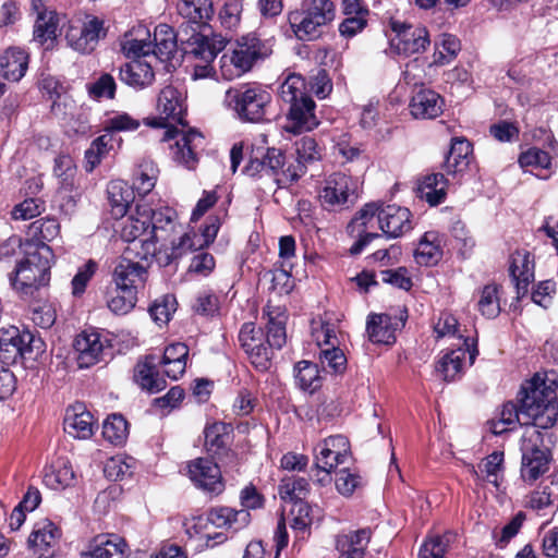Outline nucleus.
Instances as JSON below:
<instances>
[{"label":"nucleus","instance_id":"27","mask_svg":"<svg viewBox=\"0 0 558 558\" xmlns=\"http://www.w3.org/2000/svg\"><path fill=\"white\" fill-rule=\"evenodd\" d=\"M444 100L432 89H420L410 101V112L415 119H435L442 112Z\"/></svg>","mask_w":558,"mask_h":558},{"label":"nucleus","instance_id":"64","mask_svg":"<svg viewBox=\"0 0 558 558\" xmlns=\"http://www.w3.org/2000/svg\"><path fill=\"white\" fill-rule=\"evenodd\" d=\"M44 203L36 198H27L17 204L12 210V217L15 220H28L41 214Z\"/></svg>","mask_w":558,"mask_h":558},{"label":"nucleus","instance_id":"9","mask_svg":"<svg viewBox=\"0 0 558 558\" xmlns=\"http://www.w3.org/2000/svg\"><path fill=\"white\" fill-rule=\"evenodd\" d=\"M381 204L367 203L352 218L347 227L349 235L355 239L349 252L357 255L375 239L381 235L376 231L379 229V211Z\"/></svg>","mask_w":558,"mask_h":558},{"label":"nucleus","instance_id":"28","mask_svg":"<svg viewBox=\"0 0 558 558\" xmlns=\"http://www.w3.org/2000/svg\"><path fill=\"white\" fill-rule=\"evenodd\" d=\"M150 32L144 25H138L126 33L121 40V50L128 58L140 60L153 51Z\"/></svg>","mask_w":558,"mask_h":558},{"label":"nucleus","instance_id":"37","mask_svg":"<svg viewBox=\"0 0 558 558\" xmlns=\"http://www.w3.org/2000/svg\"><path fill=\"white\" fill-rule=\"evenodd\" d=\"M472 154L471 143L463 137L451 140L450 149L446 156L444 168L447 173H458L464 171L470 163Z\"/></svg>","mask_w":558,"mask_h":558},{"label":"nucleus","instance_id":"54","mask_svg":"<svg viewBox=\"0 0 558 558\" xmlns=\"http://www.w3.org/2000/svg\"><path fill=\"white\" fill-rule=\"evenodd\" d=\"M265 167V174L274 177L277 183L278 178H284L282 167L284 165V155L281 149L268 147L265 154L262 155Z\"/></svg>","mask_w":558,"mask_h":558},{"label":"nucleus","instance_id":"38","mask_svg":"<svg viewBox=\"0 0 558 558\" xmlns=\"http://www.w3.org/2000/svg\"><path fill=\"white\" fill-rule=\"evenodd\" d=\"M74 480L75 475L72 465L64 458H58L44 474V484L53 490L71 486Z\"/></svg>","mask_w":558,"mask_h":558},{"label":"nucleus","instance_id":"7","mask_svg":"<svg viewBox=\"0 0 558 558\" xmlns=\"http://www.w3.org/2000/svg\"><path fill=\"white\" fill-rule=\"evenodd\" d=\"M521 476L534 482L549 469L550 451L544 445V435L536 427L525 428L521 439Z\"/></svg>","mask_w":558,"mask_h":558},{"label":"nucleus","instance_id":"40","mask_svg":"<svg viewBox=\"0 0 558 558\" xmlns=\"http://www.w3.org/2000/svg\"><path fill=\"white\" fill-rule=\"evenodd\" d=\"M155 356H148L143 364H138L135 369V380L142 389L149 393H157L166 388V380L159 376L154 363Z\"/></svg>","mask_w":558,"mask_h":558},{"label":"nucleus","instance_id":"23","mask_svg":"<svg viewBox=\"0 0 558 558\" xmlns=\"http://www.w3.org/2000/svg\"><path fill=\"white\" fill-rule=\"evenodd\" d=\"M61 537V531L51 521L45 520L36 523L31 533L27 545L34 550V554L41 557H50V549Z\"/></svg>","mask_w":558,"mask_h":558},{"label":"nucleus","instance_id":"4","mask_svg":"<svg viewBox=\"0 0 558 558\" xmlns=\"http://www.w3.org/2000/svg\"><path fill=\"white\" fill-rule=\"evenodd\" d=\"M52 250L47 244L36 245L34 252L27 251L26 257L15 268L11 277L14 289L24 295H33L35 291L50 281Z\"/></svg>","mask_w":558,"mask_h":558},{"label":"nucleus","instance_id":"29","mask_svg":"<svg viewBox=\"0 0 558 558\" xmlns=\"http://www.w3.org/2000/svg\"><path fill=\"white\" fill-rule=\"evenodd\" d=\"M469 351L471 363L477 354V350L469 349V338L463 339L461 347L447 352L437 363V372H439L446 381L454 380L462 371L465 353Z\"/></svg>","mask_w":558,"mask_h":558},{"label":"nucleus","instance_id":"14","mask_svg":"<svg viewBox=\"0 0 558 558\" xmlns=\"http://www.w3.org/2000/svg\"><path fill=\"white\" fill-rule=\"evenodd\" d=\"M149 218V236L143 240L144 255H154L156 253V244L159 240H167L166 236L158 235V232L181 233L182 226L177 222V213L170 207H161L153 209L148 206Z\"/></svg>","mask_w":558,"mask_h":558},{"label":"nucleus","instance_id":"21","mask_svg":"<svg viewBox=\"0 0 558 558\" xmlns=\"http://www.w3.org/2000/svg\"><path fill=\"white\" fill-rule=\"evenodd\" d=\"M33 8L37 12L34 25V40L40 45L49 43L47 48L53 44L58 36L59 14L56 11L47 10L43 0H34Z\"/></svg>","mask_w":558,"mask_h":558},{"label":"nucleus","instance_id":"42","mask_svg":"<svg viewBox=\"0 0 558 558\" xmlns=\"http://www.w3.org/2000/svg\"><path fill=\"white\" fill-rule=\"evenodd\" d=\"M231 425L216 422L204 430L205 447L213 456H221L230 441Z\"/></svg>","mask_w":558,"mask_h":558},{"label":"nucleus","instance_id":"49","mask_svg":"<svg viewBox=\"0 0 558 558\" xmlns=\"http://www.w3.org/2000/svg\"><path fill=\"white\" fill-rule=\"evenodd\" d=\"M310 484L306 478L299 476H290L282 480L279 486V494L282 499L295 500L303 502V498L308 493Z\"/></svg>","mask_w":558,"mask_h":558},{"label":"nucleus","instance_id":"2","mask_svg":"<svg viewBox=\"0 0 558 558\" xmlns=\"http://www.w3.org/2000/svg\"><path fill=\"white\" fill-rule=\"evenodd\" d=\"M156 109L158 116L145 119V124L167 129L162 141L175 140L170 145L172 159L186 169H194L198 161L195 149L203 143V135L194 129L184 132L173 126L174 123L184 125L185 107L181 92L171 85L163 87L158 95Z\"/></svg>","mask_w":558,"mask_h":558},{"label":"nucleus","instance_id":"55","mask_svg":"<svg viewBox=\"0 0 558 558\" xmlns=\"http://www.w3.org/2000/svg\"><path fill=\"white\" fill-rule=\"evenodd\" d=\"M450 538L449 534L428 537L421 546L418 558H444Z\"/></svg>","mask_w":558,"mask_h":558},{"label":"nucleus","instance_id":"22","mask_svg":"<svg viewBox=\"0 0 558 558\" xmlns=\"http://www.w3.org/2000/svg\"><path fill=\"white\" fill-rule=\"evenodd\" d=\"M182 28L189 31V25L181 24L179 31L175 33L174 29L168 24H159L155 27L153 38V51L161 61L170 60L178 47H181V33Z\"/></svg>","mask_w":558,"mask_h":558},{"label":"nucleus","instance_id":"50","mask_svg":"<svg viewBox=\"0 0 558 558\" xmlns=\"http://www.w3.org/2000/svg\"><path fill=\"white\" fill-rule=\"evenodd\" d=\"M19 328L9 326L0 328V357L5 362H16L21 349H16Z\"/></svg>","mask_w":558,"mask_h":558},{"label":"nucleus","instance_id":"18","mask_svg":"<svg viewBox=\"0 0 558 558\" xmlns=\"http://www.w3.org/2000/svg\"><path fill=\"white\" fill-rule=\"evenodd\" d=\"M411 216V211L405 207L381 204L379 229L387 238H399L412 229Z\"/></svg>","mask_w":558,"mask_h":558},{"label":"nucleus","instance_id":"24","mask_svg":"<svg viewBox=\"0 0 558 558\" xmlns=\"http://www.w3.org/2000/svg\"><path fill=\"white\" fill-rule=\"evenodd\" d=\"M371 536L372 531L367 527L339 534L336 539L338 558H364Z\"/></svg>","mask_w":558,"mask_h":558},{"label":"nucleus","instance_id":"16","mask_svg":"<svg viewBox=\"0 0 558 558\" xmlns=\"http://www.w3.org/2000/svg\"><path fill=\"white\" fill-rule=\"evenodd\" d=\"M80 368H88L102 360L108 340L96 330H83L74 340Z\"/></svg>","mask_w":558,"mask_h":558},{"label":"nucleus","instance_id":"12","mask_svg":"<svg viewBox=\"0 0 558 558\" xmlns=\"http://www.w3.org/2000/svg\"><path fill=\"white\" fill-rule=\"evenodd\" d=\"M106 35L105 21L95 15H87L82 25L69 26L65 39L68 45L75 51L90 53Z\"/></svg>","mask_w":558,"mask_h":558},{"label":"nucleus","instance_id":"13","mask_svg":"<svg viewBox=\"0 0 558 558\" xmlns=\"http://www.w3.org/2000/svg\"><path fill=\"white\" fill-rule=\"evenodd\" d=\"M239 341L255 368L262 372L267 371L270 365L271 350L267 347L262 328L253 323H245L239 332Z\"/></svg>","mask_w":558,"mask_h":558},{"label":"nucleus","instance_id":"53","mask_svg":"<svg viewBox=\"0 0 558 558\" xmlns=\"http://www.w3.org/2000/svg\"><path fill=\"white\" fill-rule=\"evenodd\" d=\"M175 310V298L173 295H165L154 302L149 308V314L154 322L161 326L170 320Z\"/></svg>","mask_w":558,"mask_h":558},{"label":"nucleus","instance_id":"61","mask_svg":"<svg viewBox=\"0 0 558 558\" xmlns=\"http://www.w3.org/2000/svg\"><path fill=\"white\" fill-rule=\"evenodd\" d=\"M336 487L337 490L343 496H350L353 492L363 484L362 477L350 472L347 468L339 470L336 473Z\"/></svg>","mask_w":558,"mask_h":558},{"label":"nucleus","instance_id":"15","mask_svg":"<svg viewBox=\"0 0 558 558\" xmlns=\"http://www.w3.org/2000/svg\"><path fill=\"white\" fill-rule=\"evenodd\" d=\"M187 474L194 485L206 493L219 495L225 489L220 469L209 458H197L190 461Z\"/></svg>","mask_w":558,"mask_h":558},{"label":"nucleus","instance_id":"57","mask_svg":"<svg viewBox=\"0 0 558 558\" xmlns=\"http://www.w3.org/2000/svg\"><path fill=\"white\" fill-rule=\"evenodd\" d=\"M319 360L325 369H329L335 374L342 373L347 366V357L337 347L322 349Z\"/></svg>","mask_w":558,"mask_h":558},{"label":"nucleus","instance_id":"58","mask_svg":"<svg viewBox=\"0 0 558 558\" xmlns=\"http://www.w3.org/2000/svg\"><path fill=\"white\" fill-rule=\"evenodd\" d=\"M267 347L272 351L280 350L287 341L286 327L282 320L269 317L267 324V333L265 336Z\"/></svg>","mask_w":558,"mask_h":558},{"label":"nucleus","instance_id":"48","mask_svg":"<svg viewBox=\"0 0 558 558\" xmlns=\"http://www.w3.org/2000/svg\"><path fill=\"white\" fill-rule=\"evenodd\" d=\"M137 293L132 289H118L116 286L114 291L110 293L107 301L108 307L116 314H126L136 304Z\"/></svg>","mask_w":558,"mask_h":558},{"label":"nucleus","instance_id":"33","mask_svg":"<svg viewBox=\"0 0 558 558\" xmlns=\"http://www.w3.org/2000/svg\"><path fill=\"white\" fill-rule=\"evenodd\" d=\"M510 276L515 282L518 293L527 291L530 281L534 278V259L527 251H517L511 256Z\"/></svg>","mask_w":558,"mask_h":558},{"label":"nucleus","instance_id":"59","mask_svg":"<svg viewBox=\"0 0 558 558\" xmlns=\"http://www.w3.org/2000/svg\"><path fill=\"white\" fill-rule=\"evenodd\" d=\"M58 232L59 225L54 219H39L29 226V233L38 240L37 245L46 244L45 241H50Z\"/></svg>","mask_w":558,"mask_h":558},{"label":"nucleus","instance_id":"25","mask_svg":"<svg viewBox=\"0 0 558 558\" xmlns=\"http://www.w3.org/2000/svg\"><path fill=\"white\" fill-rule=\"evenodd\" d=\"M148 216V205L137 204L135 213L131 214L122 222L121 238L125 242L140 241L143 246V240L149 236L150 226Z\"/></svg>","mask_w":558,"mask_h":558},{"label":"nucleus","instance_id":"10","mask_svg":"<svg viewBox=\"0 0 558 558\" xmlns=\"http://www.w3.org/2000/svg\"><path fill=\"white\" fill-rule=\"evenodd\" d=\"M355 185L351 177L336 172L328 177L319 192L322 206L328 210L349 208L355 202Z\"/></svg>","mask_w":558,"mask_h":558},{"label":"nucleus","instance_id":"51","mask_svg":"<svg viewBox=\"0 0 558 558\" xmlns=\"http://www.w3.org/2000/svg\"><path fill=\"white\" fill-rule=\"evenodd\" d=\"M305 87V81L301 75L290 74L281 84L279 95L284 102L290 105L307 96Z\"/></svg>","mask_w":558,"mask_h":558},{"label":"nucleus","instance_id":"52","mask_svg":"<svg viewBox=\"0 0 558 558\" xmlns=\"http://www.w3.org/2000/svg\"><path fill=\"white\" fill-rule=\"evenodd\" d=\"M322 454H333V461L340 460L343 464L349 459L350 444L347 437L335 435L324 439L322 442Z\"/></svg>","mask_w":558,"mask_h":558},{"label":"nucleus","instance_id":"43","mask_svg":"<svg viewBox=\"0 0 558 558\" xmlns=\"http://www.w3.org/2000/svg\"><path fill=\"white\" fill-rule=\"evenodd\" d=\"M441 255L442 251L437 242V234L426 232L414 253L416 263L423 266H433L440 260Z\"/></svg>","mask_w":558,"mask_h":558},{"label":"nucleus","instance_id":"47","mask_svg":"<svg viewBox=\"0 0 558 558\" xmlns=\"http://www.w3.org/2000/svg\"><path fill=\"white\" fill-rule=\"evenodd\" d=\"M128 433V422L121 414H111L104 422L102 435L111 444H122L126 439Z\"/></svg>","mask_w":558,"mask_h":558},{"label":"nucleus","instance_id":"34","mask_svg":"<svg viewBox=\"0 0 558 558\" xmlns=\"http://www.w3.org/2000/svg\"><path fill=\"white\" fill-rule=\"evenodd\" d=\"M108 201L112 217L123 218L134 202V190L122 180H113L107 186Z\"/></svg>","mask_w":558,"mask_h":558},{"label":"nucleus","instance_id":"11","mask_svg":"<svg viewBox=\"0 0 558 558\" xmlns=\"http://www.w3.org/2000/svg\"><path fill=\"white\" fill-rule=\"evenodd\" d=\"M392 32L396 34L391 39V47L398 54L412 56L423 53L430 45L429 33L424 26H414L401 21L390 22Z\"/></svg>","mask_w":558,"mask_h":558},{"label":"nucleus","instance_id":"26","mask_svg":"<svg viewBox=\"0 0 558 558\" xmlns=\"http://www.w3.org/2000/svg\"><path fill=\"white\" fill-rule=\"evenodd\" d=\"M314 110L315 102L308 95L290 104L289 119L291 126H289L288 130L294 133H301L316 128L318 120Z\"/></svg>","mask_w":558,"mask_h":558},{"label":"nucleus","instance_id":"31","mask_svg":"<svg viewBox=\"0 0 558 558\" xmlns=\"http://www.w3.org/2000/svg\"><path fill=\"white\" fill-rule=\"evenodd\" d=\"M126 543L116 534L98 535L92 544L90 550L84 558H126Z\"/></svg>","mask_w":558,"mask_h":558},{"label":"nucleus","instance_id":"32","mask_svg":"<svg viewBox=\"0 0 558 558\" xmlns=\"http://www.w3.org/2000/svg\"><path fill=\"white\" fill-rule=\"evenodd\" d=\"M119 77L121 82L134 89H143L153 84L155 72L149 63L142 60H133L120 68Z\"/></svg>","mask_w":558,"mask_h":558},{"label":"nucleus","instance_id":"36","mask_svg":"<svg viewBox=\"0 0 558 558\" xmlns=\"http://www.w3.org/2000/svg\"><path fill=\"white\" fill-rule=\"evenodd\" d=\"M208 521L217 527L239 531L250 523L251 513L245 509L234 510L228 507H220L209 511Z\"/></svg>","mask_w":558,"mask_h":558},{"label":"nucleus","instance_id":"45","mask_svg":"<svg viewBox=\"0 0 558 558\" xmlns=\"http://www.w3.org/2000/svg\"><path fill=\"white\" fill-rule=\"evenodd\" d=\"M204 246L203 239L195 232H184L179 240L171 241L170 252L167 253V264L181 258L190 252L196 251Z\"/></svg>","mask_w":558,"mask_h":558},{"label":"nucleus","instance_id":"30","mask_svg":"<svg viewBox=\"0 0 558 558\" xmlns=\"http://www.w3.org/2000/svg\"><path fill=\"white\" fill-rule=\"evenodd\" d=\"M64 430L74 438L87 439L93 435V415L82 404L66 409Z\"/></svg>","mask_w":558,"mask_h":558},{"label":"nucleus","instance_id":"3","mask_svg":"<svg viewBox=\"0 0 558 558\" xmlns=\"http://www.w3.org/2000/svg\"><path fill=\"white\" fill-rule=\"evenodd\" d=\"M335 19V5L330 0H303L300 8L288 14V21L300 40H315Z\"/></svg>","mask_w":558,"mask_h":558},{"label":"nucleus","instance_id":"8","mask_svg":"<svg viewBox=\"0 0 558 558\" xmlns=\"http://www.w3.org/2000/svg\"><path fill=\"white\" fill-rule=\"evenodd\" d=\"M270 49L257 37L248 35L238 41L231 53H223L220 58L222 75L231 80L247 72L258 59L266 58Z\"/></svg>","mask_w":558,"mask_h":558},{"label":"nucleus","instance_id":"5","mask_svg":"<svg viewBox=\"0 0 558 558\" xmlns=\"http://www.w3.org/2000/svg\"><path fill=\"white\" fill-rule=\"evenodd\" d=\"M225 104L242 122L259 123L267 118L271 95L256 84H242L230 87L225 95Z\"/></svg>","mask_w":558,"mask_h":558},{"label":"nucleus","instance_id":"35","mask_svg":"<svg viewBox=\"0 0 558 558\" xmlns=\"http://www.w3.org/2000/svg\"><path fill=\"white\" fill-rule=\"evenodd\" d=\"M28 68V54L20 48H9L0 57V69L5 80L21 81Z\"/></svg>","mask_w":558,"mask_h":558},{"label":"nucleus","instance_id":"56","mask_svg":"<svg viewBox=\"0 0 558 558\" xmlns=\"http://www.w3.org/2000/svg\"><path fill=\"white\" fill-rule=\"evenodd\" d=\"M54 174L61 179V187L65 191H71L73 187V180L76 173L74 162L70 156L62 155L54 160Z\"/></svg>","mask_w":558,"mask_h":558},{"label":"nucleus","instance_id":"19","mask_svg":"<svg viewBox=\"0 0 558 558\" xmlns=\"http://www.w3.org/2000/svg\"><path fill=\"white\" fill-rule=\"evenodd\" d=\"M148 271L145 266L122 256L113 269V282L118 289H132L135 293L144 287Z\"/></svg>","mask_w":558,"mask_h":558},{"label":"nucleus","instance_id":"20","mask_svg":"<svg viewBox=\"0 0 558 558\" xmlns=\"http://www.w3.org/2000/svg\"><path fill=\"white\" fill-rule=\"evenodd\" d=\"M178 12L185 20L182 24L189 25V33L193 29L202 33L214 15L211 0H179Z\"/></svg>","mask_w":558,"mask_h":558},{"label":"nucleus","instance_id":"46","mask_svg":"<svg viewBox=\"0 0 558 558\" xmlns=\"http://www.w3.org/2000/svg\"><path fill=\"white\" fill-rule=\"evenodd\" d=\"M499 301V287L494 283L486 284L480 293L478 311L487 318H495L501 311Z\"/></svg>","mask_w":558,"mask_h":558},{"label":"nucleus","instance_id":"39","mask_svg":"<svg viewBox=\"0 0 558 558\" xmlns=\"http://www.w3.org/2000/svg\"><path fill=\"white\" fill-rule=\"evenodd\" d=\"M447 179L442 173L426 175L417 187V195L430 206L441 204L447 195Z\"/></svg>","mask_w":558,"mask_h":558},{"label":"nucleus","instance_id":"17","mask_svg":"<svg viewBox=\"0 0 558 558\" xmlns=\"http://www.w3.org/2000/svg\"><path fill=\"white\" fill-rule=\"evenodd\" d=\"M296 147V165L289 166L283 172L284 178H278V186H284L288 183L298 181L306 171L308 163L317 161L322 158V148L312 136H303L295 142Z\"/></svg>","mask_w":558,"mask_h":558},{"label":"nucleus","instance_id":"1","mask_svg":"<svg viewBox=\"0 0 558 558\" xmlns=\"http://www.w3.org/2000/svg\"><path fill=\"white\" fill-rule=\"evenodd\" d=\"M557 387L558 375L554 371L536 373L522 385L519 392L520 405L507 402L499 418L511 429L517 423L525 428H551L558 420Z\"/></svg>","mask_w":558,"mask_h":558},{"label":"nucleus","instance_id":"63","mask_svg":"<svg viewBox=\"0 0 558 558\" xmlns=\"http://www.w3.org/2000/svg\"><path fill=\"white\" fill-rule=\"evenodd\" d=\"M97 269V264L89 259L83 267L78 268L76 275L72 279V293L74 296L82 295L86 286L93 278Z\"/></svg>","mask_w":558,"mask_h":558},{"label":"nucleus","instance_id":"41","mask_svg":"<svg viewBox=\"0 0 558 558\" xmlns=\"http://www.w3.org/2000/svg\"><path fill=\"white\" fill-rule=\"evenodd\" d=\"M366 331L374 343L392 344L396 341L391 318L387 314H373L368 317Z\"/></svg>","mask_w":558,"mask_h":558},{"label":"nucleus","instance_id":"62","mask_svg":"<svg viewBox=\"0 0 558 558\" xmlns=\"http://www.w3.org/2000/svg\"><path fill=\"white\" fill-rule=\"evenodd\" d=\"M504 452L494 451L486 457L480 465L481 472L485 473L486 480L498 486V474L502 471Z\"/></svg>","mask_w":558,"mask_h":558},{"label":"nucleus","instance_id":"44","mask_svg":"<svg viewBox=\"0 0 558 558\" xmlns=\"http://www.w3.org/2000/svg\"><path fill=\"white\" fill-rule=\"evenodd\" d=\"M295 383L304 391L314 392L320 387L318 366L310 361H301L295 367Z\"/></svg>","mask_w":558,"mask_h":558},{"label":"nucleus","instance_id":"60","mask_svg":"<svg viewBox=\"0 0 558 558\" xmlns=\"http://www.w3.org/2000/svg\"><path fill=\"white\" fill-rule=\"evenodd\" d=\"M519 163L522 168L533 167L539 169H549L551 165V158L548 153L533 147L520 155Z\"/></svg>","mask_w":558,"mask_h":558},{"label":"nucleus","instance_id":"6","mask_svg":"<svg viewBox=\"0 0 558 558\" xmlns=\"http://www.w3.org/2000/svg\"><path fill=\"white\" fill-rule=\"evenodd\" d=\"M180 38L183 53L191 54L203 62L194 65L193 77L206 78L211 76L214 74L211 62L216 59L217 53L226 47V41L223 39H209L207 35L195 29L190 34L185 28H182Z\"/></svg>","mask_w":558,"mask_h":558}]
</instances>
